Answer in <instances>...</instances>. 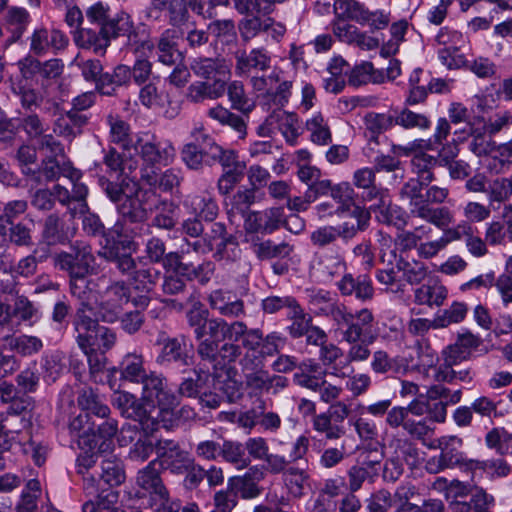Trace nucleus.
<instances>
[{"label":"nucleus","instance_id":"59","mask_svg":"<svg viewBox=\"0 0 512 512\" xmlns=\"http://www.w3.org/2000/svg\"><path fill=\"white\" fill-rule=\"evenodd\" d=\"M400 357H390V355L384 350H377L372 355L371 369L376 374H387V373H402L406 371V367H403Z\"/></svg>","mask_w":512,"mask_h":512},{"label":"nucleus","instance_id":"48","mask_svg":"<svg viewBox=\"0 0 512 512\" xmlns=\"http://www.w3.org/2000/svg\"><path fill=\"white\" fill-rule=\"evenodd\" d=\"M131 80V68L124 64L117 65L111 73L105 72L100 82V93L112 95L116 88L127 85Z\"/></svg>","mask_w":512,"mask_h":512},{"label":"nucleus","instance_id":"10","mask_svg":"<svg viewBox=\"0 0 512 512\" xmlns=\"http://www.w3.org/2000/svg\"><path fill=\"white\" fill-rule=\"evenodd\" d=\"M463 439L456 435L442 436L437 439L433 448L440 449V454L430 457L425 463V470L430 474H438L446 469L455 467L471 471L474 459H469L464 452Z\"/></svg>","mask_w":512,"mask_h":512},{"label":"nucleus","instance_id":"17","mask_svg":"<svg viewBox=\"0 0 512 512\" xmlns=\"http://www.w3.org/2000/svg\"><path fill=\"white\" fill-rule=\"evenodd\" d=\"M284 220V207L272 206L248 212L244 219V228L248 233L270 235L282 228Z\"/></svg>","mask_w":512,"mask_h":512},{"label":"nucleus","instance_id":"45","mask_svg":"<svg viewBox=\"0 0 512 512\" xmlns=\"http://www.w3.org/2000/svg\"><path fill=\"white\" fill-rule=\"evenodd\" d=\"M94 500H88L82 505V512H124L117 507L119 493L113 489H102L95 493Z\"/></svg>","mask_w":512,"mask_h":512},{"label":"nucleus","instance_id":"57","mask_svg":"<svg viewBox=\"0 0 512 512\" xmlns=\"http://www.w3.org/2000/svg\"><path fill=\"white\" fill-rule=\"evenodd\" d=\"M472 140L469 144L470 150L477 156H491L496 160V143L492 140V136L482 130V128L471 129Z\"/></svg>","mask_w":512,"mask_h":512},{"label":"nucleus","instance_id":"58","mask_svg":"<svg viewBox=\"0 0 512 512\" xmlns=\"http://www.w3.org/2000/svg\"><path fill=\"white\" fill-rule=\"evenodd\" d=\"M312 427L328 441L338 440L346 433L344 425L335 424L328 413L316 414L312 419Z\"/></svg>","mask_w":512,"mask_h":512},{"label":"nucleus","instance_id":"60","mask_svg":"<svg viewBox=\"0 0 512 512\" xmlns=\"http://www.w3.org/2000/svg\"><path fill=\"white\" fill-rule=\"evenodd\" d=\"M282 479L290 495L300 498L304 494V487L309 480V474L306 469L291 465L282 475Z\"/></svg>","mask_w":512,"mask_h":512},{"label":"nucleus","instance_id":"24","mask_svg":"<svg viewBox=\"0 0 512 512\" xmlns=\"http://www.w3.org/2000/svg\"><path fill=\"white\" fill-rule=\"evenodd\" d=\"M264 471L258 466L254 465L240 476H233L228 479V486H231L236 491L237 496L244 500H250L260 496L262 488L259 482L264 479Z\"/></svg>","mask_w":512,"mask_h":512},{"label":"nucleus","instance_id":"19","mask_svg":"<svg viewBox=\"0 0 512 512\" xmlns=\"http://www.w3.org/2000/svg\"><path fill=\"white\" fill-rule=\"evenodd\" d=\"M158 467L173 474H184L192 465L191 455L174 440H159L156 444Z\"/></svg>","mask_w":512,"mask_h":512},{"label":"nucleus","instance_id":"62","mask_svg":"<svg viewBox=\"0 0 512 512\" xmlns=\"http://www.w3.org/2000/svg\"><path fill=\"white\" fill-rule=\"evenodd\" d=\"M211 249H216L215 257L223 259L226 247L234 244L233 237L227 234L226 226L221 222H214L210 232L205 237Z\"/></svg>","mask_w":512,"mask_h":512},{"label":"nucleus","instance_id":"63","mask_svg":"<svg viewBox=\"0 0 512 512\" xmlns=\"http://www.w3.org/2000/svg\"><path fill=\"white\" fill-rule=\"evenodd\" d=\"M468 312L464 302L454 301L447 309L439 310L435 314V324L439 329L446 328L452 324L461 323Z\"/></svg>","mask_w":512,"mask_h":512},{"label":"nucleus","instance_id":"36","mask_svg":"<svg viewBox=\"0 0 512 512\" xmlns=\"http://www.w3.org/2000/svg\"><path fill=\"white\" fill-rule=\"evenodd\" d=\"M30 22V14L24 7L12 6L8 8L4 23L10 42L14 44L21 40Z\"/></svg>","mask_w":512,"mask_h":512},{"label":"nucleus","instance_id":"25","mask_svg":"<svg viewBox=\"0 0 512 512\" xmlns=\"http://www.w3.org/2000/svg\"><path fill=\"white\" fill-rule=\"evenodd\" d=\"M337 287L343 296H354L362 302L371 300L374 296L372 280L366 274L354 277L346 273L337 282Z\"/></svg>","mask_w":512,"mask_h":512},{"label":"nucleus","instance_id":"14","mask_svg":"<svg viewBox=\"0 0 512 512\" xmlns=\"http://www.w3.org/2000/svg\"><path fill=\"white\" fill-rule=\"evenodd\" d=\"M141 400L150 407L158 406L161 410L173 409L178 405L176 394L167 388L166 380L156 373L151 372L141 382Z\"/></svg>","mask_w":512,"mask_h":512},{"label":"nucleus","instance_id":"55","mask_svg":"<svg viewBox=\"0 0 512 512\" xmlns=\"http://www.w3.org/2000/svg\"><path fill=\"white\" fill-rule=\"evenodd\" d=\"M287 318L291 321V324L287 327V331L294 339L303 337L312 325L311 315L306 313L299 303H297L291 311H287Z\"/></svg>","mask_w":512,"mask_h":512},{"label":"nucleus","instance_id":"61","mask_svg":"<svg viewBox=\"0 0 512 512\" xmlns=\"http://www.w3.org/2000/svg\"><path fill=\"white\" fill-rule=\"evenodd\" d=\"M4 340L11 350L23 356H31L38 353L43 348V342L37 336H5Z\"/></svg>","mask_w":512,"mask_h":512},{"label":"nucleus","instance_id":"20","mask_svg":"<svg viewBox=\"0 0 512 512\" xmlns=\"http://www.w3.org/2000/svg\"><path fill=\"white\" fill-rule=\"evenodd\" d=\"M157 343L163 345L157 358L160 364H176L180 367L190 365V348L185 336L166 338L165 335H160Z\"/></svg>","mask_w":512,"mask_h":512},{"label":"nucleus","instance_id":"32","mask_svg":"<svg viewBox=\"0 0 512 512\" xmlns=\"http://www.w3.org/2000/svg\"><path fill=\"white\" fill-rule=\"evenodd\" d=\"M41 183L43 181L51 182L58 180L60 176L68 178L70 181L81 179L82 173L74 168L69 161H60L56 157H47L40 166Z\"/></svg>","mask_w":512,"mask_h":512},{"label":"nucleus","instance_id":"3","mask_svg":"<svg viewBox=\"0 0 512 512\" xmlns=\"http://www.w3.org/2000/svg\"><path fill=\"white\" fill-rule=\"evenodd\" d=\"M155 198L152 190L138 189L134 195L125 197L117 204L120 219L115 224V231L125 237H137L149 232L150 225L146 223L148 212L152 211L150 199Z\"/></svg>","mask_w":512,"mask_h":512},{"label":"nucleus","instance_id":"21","mask_svg":"<svg viewBox=\"0 0 512 512\" xmlns=\"http://www.w3.org/2000/svg\"><path fill=\"white\" fill-rule=\"evenodd\" d=\"M72 182V191L70 192L66 187L59 184L53 187V198L57 199L59 203L67 206L73 217L78 214H85L88 210L86 201L88 195V187L85 183L77 179Z\"/></svg>","mask_w":512,"mask_h":512},{"label":"nucleus","instance_id":"27","mask_svg":"<svg viewBox=\"0 0 512 512\" xmlns=\"http://www.w3.org/2000/svg\"><path fill=\"white\" fill-rule=\"evenodd\" d=\"M181 35L180 30L174 28H167L161 33L154 47L160 63L167 66L177 63L181 57L177 46V41Z\"/></svg>","mask_w":512,"mask_h":512},{"label":"nucleus","instance_id":"15","mask_svg":"<svg viewBox=\"0 0 512 512\" xmlns=\"http://www.w3.org/2000/svg\"><path fill=\"white\" fill-rule=\"evenodd\" d=\"M125 480V471L121 460L117 458L104 459L101 462V472L97 479L93 475L84 477V491L87 496H94L102 489H113Z\"/></svg>","mask_w":512,"mask_h":512},{"label":"nucleus","instance_id":"6","mask_svg":"<svg viewBox=\"0 0 512 512\" xmlns=\"http://www.w3.org/2000/svg\"><path fill=\"white\" fill-rule=\"evenodd\" d=\"M288 338L279 331H272L267 335L259 328L248 329L245 324V332L241 339L240 348L247 350L240 359L243 369L263 366V360L267 357L278 355L286 346Z\"/></svg>","mask_w":512,"mask_h":512},{"label":"nucleus","instance_id":"46","mask_svg":"<svg viewBox=\"0 0 512 512\" xmlns=\"http://www.w3.org/2000/svg\"><path fill=\"white\" fill-rule=\"evenodd\" d=\"M437 165V158L424 151L415 152L410 160L412 173L416 176V179L421 180L422 183L430 184L435 180L433 170Z\"/></svg>","mask_w":512,"mask_h":512},{"label":"nucleus","instance_id":"43","mask_svg":"<svg viewBox=\"0 0 512 512\" xmlns=\"http://www.w3.org/2000/svg\"><path fill=\"white\" fill-rule=\"evenodd\" d=\"M149 205L156 214L152 219V226L160 229L170 230L174 228L177 220V206L168 200H160L155 194V198H151Z\"/></svg>","mask_w":512,"mask_h":512},{"label":"nucleus","instance_id":"56","mask_svg":"<svg viewBox=\"0 0 512 512\" xmlns=\"http://www.w3.org/2000/svg\"><path fill=\"white\" fill-rule=\"evenodd\" d=\"M220 456L238 470L248 468L251 462L245 455L243 444L237 441L225 440L220 448Z\"/></svg>","mask_w":512,"mask_h":512},{"label":"nucleus","instance_id":"35","mask_svg":"<svg viewBox=\"0 0 512 512\" xmlns=\"http://www.w3.org/2000/svg\"><path fill=\"white\" fill-rule=\"evenodd\" d=\"M158 460H152L149 464L140 470L137 475V485L147 492L151 499L156 496L166 495V487L160 477Z\"/></svg>","mask_w":512,"mask_h":512},{"label":"nucleus","instance_id":"49","mask_svg":"<svg viewBox=\"0 0 512 512\" xmlns=\"http://www.w3.org/2000/svg\"><path fill=\"white\" fill-rule=\"evenodd\" d=\"M40 61L31 54L17 62L19 76L11 84L37 85L40 77Z\"/></svg>","mask_w":512,"mask_h":512},{"label":"nucleus","instance_id":"12","mask_svg":"<svg viewBox=\"0 0 512 512\" xmlns=\"http://www.w3.org/2000/svg\"><path fill=\"white\" fill-rule=\"evenodd\" d=\"M41 318L39 307L24 295H16L13 305L0 301V326L9 332L21 322L33 325Z\"/></svg>","mask_w":512,"mask_h":512},{"label":"nucleus","instance_id":"33","mask_svg":"<svg viewBox=\"0 0 512 512\" xmlns=\"http://www.w3.org/2000/svg\"><path fill=\"white\" fill-rule=\"evenodd\" d=\"M225 90L226 81L224 80L195 81L188 86L185 98L191 103H202L206 100L218 99L223 96Z\"/></svg>","mask_w":512,"mask_h":512},{"label":"nucleus","instance_id":"37","mask_svg":"<svg viewBox=\"0 0 512 512\" xmlns=\"http://www.w3.org/2000/svg\"><path fill=\"white\" fill-rule=\"evenodd\" d=\"M41 236L45 244L55 246L68 242L73 237V232L59 216L51 214L43 223Z\"/></svg>","mask_w":512,"mask_h":512},{"label":"nucleus","instance_id":"11","mask_svg":"<svg viewBox=\"0 0 512 512\" xmlns=\"http://www.w3.org/2000/svg\"><path fill=\"white\" fill-rule=\"evenodd\" d=\"M94 264L92 247L83 240L74 241L70 244V251H61L54 257L55 267L67 272L70 278L84 279L92 274Z\"/></svg>","mask_w":512,"mask_h":512},{"label":"nucleus","instance_id":"44","mask_svg":"<svg viewBox=\"0 0 512 512\" xmlns=\"http://www.w3.org/2000/svg\"><path fill=\"white\" fill-rule=\"evenodd\" d=\"M377 209L376 218L382 224L402 230L408 223L407 212L402 207L392 204L389 195L387 203L378 202Z\"/></svg>","mask_w":512,"mask_h":512},{"label":"nucleus","instance_id":"22","mask_svg":"<svg viewBox=\"0 0 512 512\" xmlns=\"http://www.w3.org/2000/svg\"><path fill=\"white\" fill-rule=\"evenodd\" d=\"M352 183L360 189L361 199L364 202L377 200L380 203H387L388 189L376 184V172L373 168L363 167L353 173Z\"/></svg>","mask_w":512,"mask_h":512},{"label":"nucleus","instance_id":"41","mask_svg":"<svg viewBox=\"0 0 512 512\" xmlns=\"http://www.w3.org/2000/svg\"><path fill=\"white\" fill-rule=\"evenodd\" d=\"M193 73L208 82L224 80L228 74V67L222 60L212 58L195 59L191 64Z\"/></svg>","mask_w":512,"mask_h":512},{"label":"nucleus","instance_id":"29","mask_svg":"<svg viewBox=\"0 0 512 512\" xmlns=\"http://www.w3.org/2000/svg\"><path fill=\"white\" fill-rule=\"evenodd\" d=\"M210 307L225 317H238L244 314V302L228 290L217 289L208 297Z\"/></svg>","mask_w":512,"mask_h":512},{"label":"nucleus","instance_id":"26","mask_svg":"<svg viewBox=\"0 0 512 512\" xmlns=\"http://www.w3.org/2000/svg\"><path fill=\"white\" fill-rule=\"evenodd\" d=\"M106 121L109 126L110 142L117 145L124 153L131 155L136 146L137 136L132 134L129 123L113 114H109Z\"/></svg>","mask_w":512,"mask_h":512},{"label":"nucleus","instance_id":"53","mask_svg":"<svg viewBox=\"0 0 512 512\" xmlns=\"http://www.w3.org/2000/svg\"><path fill=\"white\" fill-rule=\"evenodd\" d=\"M306 129L310 133V140L317 145L325 146L332 142V133L328 122L322 114L316 113L306 121Z\"/></svg>","mask_w":512,"mask_h":512},{"label":"nucleus","instance_id":"42","mask_svg":"<svg viewBox=\"0 0 512 512\" xmlns=\"http://www.w3.org/2000/svg\"><path fill=\"white\" fill-rule=\"evenodd\" d=\"M353 20L361 26H368L372 31L386 29L391 21V13L384 9L370 10L363 3L357 6Z\"/></svg>","mask_w":512,"mask_h":512},{"label":"nucleus","instance_id":"64","mask_svg":"<svg viewBox=\"0 0 512 512\" xmlns=\"http://www.w3.org/2000/svg\"><path fill=\"white\" fill-rule=\"evenodd\" d=\"M78 405L82 412L95 415L100 418H107L110 408L102 403L99 396L92 389H84L78 397Z\"/></svg>","mask_w":512,"mask_h":512},{"label":"nucleus","instance_id":"39","mask_svg":"<svg viewBox=\"0 0 512 512\" xmlns=\"http://www.w3.org/2000/svg\"><path fill=\"white\" fill-rule=\"evenodd\" d=\"M384 82V71L374 68L369 61H361L356 64L348 74V84L356 88L370 83L382 84Z\"/></svg>","mask_w":512,"mask_h":512},{"label":"nucleus","instance_id":"47","mask_svg":"<svg viewBox=\"0 0 512 512\" xmlns=\"http://www.w3.org/2000/svg\"><path fill=\"white\" fill-rule=\"evenodd\" d=\"M380 467L379 461H367L361 465H353L347 471L349 490L352 493L358 491L365 480L377 475Z\"/></svg>","mask_w":512,"mask_h":512},{"label":"nucleus","instance_id":"52","mask_svg":"<svg viewBox=\"0 0 512 512\" xmlns=\"http://www.w3.org/2000/svg\"><path fill=\"white\" fill-rule=\"evenodd\" d=\"M86 114L70 109L56 122L59 133L65 137L75 136L81 132V128L87 124Z\"/></svg>","mask_w":512,"mask_h":512},{"label":"nucleus","instance_id":"31","mask_svg":"<svg viewBox=\"0 0 512 512\" xmlns=\"http://www.w3.org/2000/svg\"><path fill=\"white\" fill-rule=\"evenodd\" d=\"M184 206L190 213L205 221H214L219 212L216 200L207 191L188 195L184 201Z\"/></svg>","mask_w":512,"mask_h":512},{"label":"nucleus","instance_id":"9","mask_svg":"<svg viewBox=\"0 0 512 512\" xmlns=\"http://www.w3.org/2000/svg\"><path fill=\"white\" fill-rule=\"evenodd\" d=\"M196 133L207 142L211 160L221 164L223 174L218 180V190L223 195L228 194L242 180L246 169L245 162L239 160L236 151L219 146L203 130H198Z\"/></svg>","mask_w":512,"mask_h":512},{"label":"nucleus","instance_id":"13","mask_svg":"<svg viewBox=\"0 0 512 512\" xmlns=\"http://www.w3.org/2000/svg\"><path fill=\"white\" fill-rule=\"evenodd\" d=\"M28 41L29 52L36 57L57 55L66 50L69 45V38L63 31L44 26L34 28Z\"/></svg>","mask_w":512,"mask_h":512},{"label":"nucleus","instance_id":"38","mask_svg":"<svg viewBox=\"0 0 512 512\" xmlns=\"http://www.w3.org/2000/svg\"><path fill=\"white\" fill-rule=\"evenodd\" d=\"M447 297V288L438 281L422 284L414 290V302L430 308L442 306Z\"/></svg>","mask_w":512,"mask_h":512},{"label":"nucleus","instance_id":"2","mask_svg":"<svg viewBox=\"0 0 512 512\" xmlns=\"http://www.w3.org/2000/svg\"><path fill=\"white\" fill-rule=\"evenodd\" d=\"M209 316V311L200 303L195 302L191 309L186 313L187 322L193 328L197 344V355L201 364L209 372L213 370L215 376L218 371L228 369L241 356L239 344L224 343L221 348H217V343L211 339H204L206 336L205 324Z\"/></svg>","mask_w":512,"mask_h":512},{"label":"nucleus","instance_id":"40","mask_svg":"<svg viewBox=\"0 0 512 512\" xmlns=\"http://www.w3.org/2000/svg\"><path fill=\"white\" fill-rule=\"evenodd\" d=\"M351 216L356 220V224L346 221L334 226L337 238H341L345 242L353 239L359 232L366 230L371 218L370 212L361 206H355Z\"/></svg>","mask_w":512,"mask_h":512},{"label":"nucleus","instance_id":"16","mask_svg":"<svg viewBox=\"0 0 512 512\" xmlns=\"http://www.w3.org/2000/svg\"><path fill=\"white\" fill-rule=\"evenodd\" d=\"M112 401L122 416L138 422L146 432L157 429V423L152 419L148 410L150 406L136 398L135 395L126 391H118L114 393Z\"/></svg>","mask_w":512,"mask_h":512},{"label":"nucleus","instance_id":"51","mask_svg":"<svg viewBox=\"0 0 512 512\" xmlns=\"http://www.w3.org/2000/svg\"><path fill=\"white\" fill-rule=\"evenodd\" d=\"M277 83L278 86L275 90L271 87L260 95V103L267 110H270L272 106L284 107L291 96L292 81L284 80Z\"/></svg>","mask_w":512,"mask_h":512},{"label":"nucleus","instance_id":"30","mask_svg":"<svg viewBox=\"0 0 512 512\" xmlns=\"http://www.w3.org/2000/svg\"><path fill=\"white\" fill-rule=\"evenodd\" d=\"M315 274L322 281L332 280L335 276L344 275L346 271V262L343 254L336 251H328L320 254L313 265Z\"/></svg>","mask_w":512,"mask_h":512},{"label":"nucleus","instance_id":"1","mask_svg":"<svg viewBox=\"0 0 512 512\" xmlns=\"http://www.w3.org/2000/svg\"><path fill=\"white\" fill-rule=\"evenodd\" d=\"M86 17L95 28H82L74 33V43L81 49L92 50L104 55L111 40L128 36L135 27L130 14L120 10L110 14V7L103 2H96L86 10Z\"/></svg>","mask_w":512,"mask_h":512},{"label":"nucleus","instance_id":"54","mask_svg":"<svg viewBox=\"0 0 512 512\" xmlns=\"http://www.w3.org/2000/svg\"><path fill=\"white\" fill-rule=\"evenodd\" d=\"M253 250L258 259L265 260L289 257L293 252L294 247L287 242L276 244L272 240L267 239L259 243H255Z\"/></svg>","mask_w":512,"mask_h":512},{"label":"nucleus","instance_id":"8","mask_svg":"<svg viewBox=\"0 0 512 512\" xmlns=\"http://www.w3.org/2000/svg\"><path fill=\"white\" fill-rule=\"evenodd\" d=\"M428 185L419 179L410 178L401 187L400 197L409 201L411 215L425 220L437 228H445L448 224L453 223V214L448 207H433L424 202L422 190Z\"/></svg>","mask_w":512,"mask_h":512},{"label":"nucleus","instance_id":"7","mask_svg":"<svg viewBox=\"0 0 512 512\" xmlns=\"http://www.w3.org/2000/svg\"><path fill=\"white\" fill-rule=\"evenodd\" d=\"M133 151L139 155L142 161L141 180L154 181L155 171L172 164L176 157V149L170 140H159L154 135L148 134L137 135Z\"/></svg>","mask_w":512,"mask_h":512},{"label":"nucleus","instance_id":"34","mask_svg":"<svg viewBox=\"0 0 512 512\" xmlns=\"http://www.w3.org/2000/svg\"><path fill=\"white\" fill-rule=\"evenodd\" d=\"M450 132H451V126H450L449 121L446 118L441 117L437 120L434 134L429 141L425 142L424 140L420 139V140H415V141L409 143L407 146H401V145L395 146L394 145L393 151L399 152L404 156H409L415 148H420V149L425 148L427 150H435L436 149L435 145H442L443 142L449 136Z\"/></svg>","mask_w":512,"mask_h":512},{"label":"nucleus","instance_id":"28","mask_svg":"<svg viewBox=\"0 0 512 512\" xmlns=\"http://www.w3.org/2000/svg\"><path fill=\"white\" fill-rule=\"evenodd\" d=\"M271 55L264 47L253 48L250 52H242L236 57V71L239 75L252 71H266L271 67Z\"/></svg>","mask_w":512,"mask_h":512},{"label":"nucleus","instance_id":"18","mask_svg":"<svg viewBox=\"0 0 512 512\" xmlns=\"http://www.w3.org/2000/svg\"><path fill=\"white\" fill-rule=\"evenodd\" d=\"M130 300L128 286L123 281L109 285L100 297L97 313L104 322H114L122 311L123 305Z\"/></svg>","mask_w":512,"mask_h":512},{"label":"nucleus","instance_id":"23","mask_svg":"<svg viewBox=\"0 0 512 512\" xmlns=\"http://www.w3.org/2000/svg\"><path fill=\"white\" fill-rule=\"evenodd\" d=\"M206 336L204 339H211L217 343V348H221L219 343L221 340L227 339V343L241 342L245 332V323L242 321H235L227 323L221 318H212L205 324Z\"/></svg>","mask_w":512,"mask_h":512},{"label":"nucleus","instance_id":"5","mask_svg":"<svg viewBox=\"0 0 512 512\" xmlns=\"http://www.w3.org/2000/svg\"><path fill=\"white\" fill-rule=\"evenodd\" d=\"M321 301L325 304L321 310L331 316L338 328L342 330V339L345 342L360 340L370 329L374 317L369 309L364 308L353 314L344 305L333 302L330 294L325 291H319L312 299L313 304Z\"/></svg>","mask_w":512,"mask_h":512},{"label":"nucleus","instance_id":"4","mask_svg":"<svg viewBox=\"0 0 512 512\" xmlns=\"http://www.w3.org/2000/svg\"><path fill=\"white\" fill-rule=\"evenodd\" d=\"M92 313V307L82 301L72 321L76 342L81 351L96 349L106 352L115 345L116 334L112 329L99 325L91 317Z\"/></svg>","mask_w":512,"mask_h":512},{"label":"nucleus","instance_id":"50","mask_svg":"<svg viewBox=\"0 0 512 512\" xmlns=\"http://www.w3.org/2000/svg\"><path fill=\"white\" fill-rule=\"evenodd\" d=\"M121 379L132 383H140L147 375L143 366V357L138 354H127L120 364Z\"/></svg>","mask_w":512,"mask_h":512}]
</instances>
